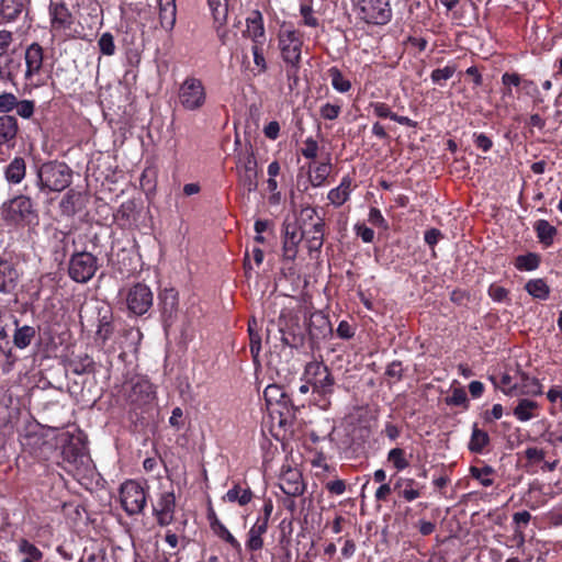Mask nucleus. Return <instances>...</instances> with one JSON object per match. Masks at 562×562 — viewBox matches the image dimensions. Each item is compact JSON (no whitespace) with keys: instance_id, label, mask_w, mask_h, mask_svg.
Masks as SVG:
<instances>
[{"instance_id":"obj_60","label":"nucleus","mask_w":562,"mask_h":562,"mask_svg":"<svg viewBox=\"0 0 562 562\" xmlns=\"http://www.w3.org/2000/svg\"><path fill=\"white\" fill-rule=\"evenodd\" d=\"M368 221L376 227H381L384 229L387 228V223L385 218L383 217L381 211L376 207L370 209Z\"/></svg>"},{"instance_id":"obj_15","label":"nucleus","mask_w":562,"mask_h":562,"mask_svg":"<svg viewBox=\"0 0 562 562\" xmlns=\"http://www.w3.org/2000/svg\"><path fill=\"white\" fill-rule=\"evenodd\" d=\"M306 330L312 344L318 342L331 333L330 322L322 312L311 314Z\"/></svg>"},{"instance_id":"obj_45","label":"nucleus","mask_w":562,"mask_h":562,"mask_svg":"<svg viewBox=\"0 0 562 562\" xmlns=\"http://www.w3.org/2000/svg\"><path fill=\"white\" fill-rule=\"evenodd\" d=\"M113 334V325L106 315L99 318V325L95 333L97 339H100L103 344L110 339Z\"/></svg>"},{"instance_id":"obj_30","label":"nucleus","mask_w":562,"mask_h":562,"mask_svg":"<svg viewBox=\"0 0 562 562\" xmlns=\"http://www.w3.org/2000/svg\"><path fill=\"white\" fill-rule=\"evenodd\" d=\"M15 329L13 334V345L19 349L27 348L36 336V329L33 326H19L18 319L14 321Z\"/></svg>"},{"instance_id":"obj_48","label":"nucleus","mask_w":562,"mask_h":562,"mask_svg":"<svg viewBox=\"0 0 562 562\" xmlns=\"http://www.w3.org/2000/svg\"><path fill=\"white\" fill-rule=\"evenodd\" d=\"M317 212L314 207L306 206L301 210L297 227L303 231L304 227L312 226L317 221Z\"/></svg>"},{"instance_id":"obj_42","label":"nucleus","mask_w":562,"mask_h":562,"mask_svg":"<svg viewBox=\"0 0 562 562\" xmlns=\"http://www.w3.org/2000/svg\"><path fill=\"white\" fill-rule=\"evenodd\" d=\"M550 288L542 279H536L529 281V295H532L539 300H546L549 297Z\"/></svg>"},{"instance_id":"obj_14","label":"nucleus","mask_w":562,"mask_h":562,"mask_svg":"<svg viewBox=\"0 0 562 562\" xmlns=\"http://www.w3.org/2000/svg\"><path fill=\"white\" fill-rule=\"evenodd\" d=\"M304 239V233L296 223L283 224V258L293 261L297 255V246Z\"/></svg>"},{"instance_id":"obj_18","label":"nucleus","mask_w":562,"mask_h":562,"mask_svg":"<svg viewBox=\"0 0 562 562\" xmlns=\"http://www.w3.org/2000/svg\"><path fill=\"white\" fill-rule=\"evenodd\" d=\"M159 305L164 321L171 324L178 312V292L172 288L164 289L159 294Z\"/></svg>"},{"instance_id":"obj_41","label":"nucleus","mask_w":562,"mask_h":562,"mask_svg":"<svg viewBox=\"0 0 562 562\" xmlns=\"http://www.w3.org/2000/svg\"><path fill=\"white\" fill-rule=\"evenodd\" d=\"M503 85L505 86L504 95L514 97L515 92L519 91V86L521 82V78L519 75L513 72H505L502 77Z\"/></svg>"},{"instance_id":"obj_1","label":"nucleus","mask_w":562,"mask_h":562,"mask_svg":"<svg viewBox=\"0 0 562 562\" xmlns=\"http://www.w3.org/2000/svg\"><path fill=\"white\" fill-rule=\"evenodd\" d=\"M0 216L5 224L13 226H31L38 223V213L32 199L23 194L4 202L0 207Z\"/></svg>"},{"instance_id":"obj_23","label":"nucleus","mask_w":562,"mask_h":562,"mask_svg":"<svg viewBox=\"0 0 562 562\" xmlns=\"http://www.w3.org/2000/svg\"><path fill=\"white\" fill-rule=\"evenodd\" d=\"M30 2L31 0H1L0 14L5 21L13 22L27 9Z\"/></svg>"},{"instance_id":"obj_17","label":"nucleus","mask_w":562,"mask_h":562,"mask_svg":"<svg viewBox=\"0 0 562 562\" xmlns=\"http://www.w3.org/2000/svg\"><path fill=\"white\" fill-rule=\"evenodd\" d=\"M244 35L248 36L254 44H265L266 33L263 26V18L260 11L254 10L247 16Z\"/></svg>"},{"instance_id":"obj_13","label":"nucleus","mask_w":562,"mask_h":562,"mask_svg":"<svg viewBox=\"0 0 562 562\" xmlns=\"http://www.w3.org/2000/svg\"><path fill=\"white\" fill-rule=\"evenodd\" d=\"M153 512L159 526H169L175 519L176 512L173 491L161 493L157 503L153 506Z\"/></svg>"},{"instance_id":"obj_57","label":"nucleus","mask_w":562,"mask_h":562,"mask_svg":"<svg viewBox=\"0 0 562 562\" xmlns=\"http://www.w3.org/2000/svg\"><path fill=\"white\" fill-rule=\"evenodd\" d=\"M415 481L413 479H408L406 480V486L400 491V496L407 502H412L420 496L419 491L413 487Z\"/></svg>"},{"instance_id":"obj_9","label":"nucleus","mask_w":562,"mask_h":562,"mask_svg":"<svg viewBox=\"0 0 562 562\" xmlns=\"http://www.w3.org/2000/svg\"><path fill=\"white\" fill-rule=\"evenodd\" d=\"M359 10L360 18L371 24H386L392 16L389 0H361Z\"/></svg>"},{"instance_id":"obj_4","label":"nucleus","mask_w":562,"mask_h":562,"mask_svg":"<svg viewBox=\"0 0 562 562\" xmlns=\"http://www.w3.org/2000/svg\"><path fill=\"white\" fill-rule=\"evenodd\" d=\"M178 99L181 106L188 111L201 109L206 101L203 82L195 77H187L179 87Z\"/></svg>"},{"instance_id":"obj_63","label":"nucleus","mask_w":562,"mask_h":562,"mask_svg":"<svg viewBox=\"0 0 562 562\" xmlns=\"http://www.w3.org/2000/svg\"><path fill=\"white\" fill-rule=\"evenodd\" d=\"M507 294H508V291L505 288H503L496 283L491 284L488 288V295L496 302L505 301L507 297Z\"/></svg>"},{"instance_id":"obj_19","label":"nucleus","mask_w":562,"mask_h":562,"mask_svg":"<svg viewBox=\"0 0 562 562\" xmlns=\"http://www.w3.org/2000/svg\"><path fill=\"white\" fill-rule=\"evenodd\" d=\"M324 227L325 223L322 217H317V221L310 227L303 226L304 239L310 252L321 250L324 243Z\"/></svg>"},{"instance_id":"obj_54","label":"nucleus","mask_w":562,"mask_h":562,"mask_svg":"<svg viewBox=\"0 0 562 562\" xmlns=\"http://www.w3.org/2000/svg\"><path fill=\"white\" fill-rule=\"evenodd\" d=\"M218 538L231 544L236 551L241 550L239 541L229 532V530L223 525L218 530L214 532Z\"/></svg>"},{"instance_id":"obj_33","label":"nucleus","mask_w":562,"mask_h":562,"mask_svg":"<svg viewBox=\"0 0 562 562\" xmlns=\"http://www.w3.org/2000/svg\"><path fill=\"white\" fill-rule=\"evenodd\" d=\"M81 199V192L76 191L74 189L68 190L59 202V209L61 214L65 216L75 215L79 209Z\"/></svg>"},{"instance_id":"obj_62","label":"nucleus","mask_w":562,"mask_h":562,"mask_svg":"<svg viewBox=\"0 0 562 562\" xmlns=\"http://www.w3.org/2000/svg\"><path fill=\"white\" fill-rule=\"evenodd\" d=\"M355 232L357 236H359L363 243H372L374 239V232L372 228L366 226L364 224H356Z\"/></svg>"},{"instance_id":"obj_47","label":"nucleus","mask_w":562,"mask_h":562,"mask_svg":"<svg viewBox=\"0 0 562 562\" xmlns=\"http://www.w3.org/2000/svg\"><path fill=\"white\" fill-rule=\"evenodd\" d=\"M471 475L476 479L483 486H490L493 484V480L491 475L493 473V469L491 467L484 468H471Z\"/></svg>"},{"instance_id":"obj_37","label":"nucleus","mask_w":562,"mask_h":562,"mask_svg":"<svg viewBox=\"0 0 562 562\" xmlns=\"http://www.w3.org/2000/svg\"><path fill=\"white\" fill-rule=\"evenodd\" d=\"M252 498V492L249 487L241 488L239 484H235L232 488H229L224 499L229 503H238L240 506L247 505Z\"/></svg>"},{"instance_id":"obj_24","label":"nucleus","mask_w":562,"mask_h":562,"mask_svg":"<svg viewBox=\"0 0 562 562\" xmlns=\"http://www.w3.org/2000/svg\"><path fill=\"white\" fill-rule=\"evenodd\" d=\"M50 21L54 30H67L72 24V15L64 3H58L50 8Z\"/></svg>"},{"instance_id":"obj_40","label":"nucleus","mask_w":562,"mask_h":562,"mask_svg":"<svg viewBox=\"0 0 562 562\" xmlns=\"http://www.w3.org/2000/svg\"><path fill=\"white\" fill-rule=\"evenodd\" d=\"M329 77L331 79V86L335 90H337L338 92H347L350 90L351 88V83L348 79H346L344 77V75L341 74V71L336 68V67H331L329 70Z\"/></svg>"},{"instance_id":"obj_58","label":"nucleus","mask_w":562,"mask_h":562,"mask_svg":"<svg viewBox=\"0 0 562 562\" xmlns=\"http://www.w3.org/2000/svg\"><path fill=\"white\" fill-rule=\"evenodd\" d=\"M318 145L315 139L308 137L304 142V147L301 149L302 155L307 159H314L317 156Z\"/></svg>"},{"instance_id":"obj_22","label":"nucleus","mask_w":562,"mask_h":562,"mask_svg":"<svg viewBox=\"0 0 562 562\" xmlns=\"http://www.w3.org/2000/svg\"><path fill=\"white\" fill-rule=\"evenodd\" d=\"M154 397L153 385L147 380H137L132 384L128 400L131 403L142 405L148 403Z\"/></svg>"},{"instance_id":"obj_61","label":"nucleus","mask_w":562,"mask_h":562,"mask_svg":"<svg viewBox=\"0 0 562 562\" xmlns=\"http://www.w3.org/2000/svg\"><path fill=\"white\" fill-rule=\"evenodd\" d=\"M473 142L475 146L482 149L484 153L488 151L493 146L492 139L483 133H474Z\"/></svg>"},{"instance_id":"obj_28","label":"nucleus","mask_w":562,"mask_h":562,"mask_svg":"<svg viewBox=\"0 0 562 562\" xmlns=\"http://www.w3.org/2000/svg\"><path fill=\"white\" fill-rule=\"evenodd\" d=\"M19 131V125L15 116L2 115L0 116V147L2 145L14 142Z\"/></svg>"},{"instance_id":"obj_38","label":"nucleus","mask_w":562,"mask_h":562,"mask_svg":"<svg viewBox=\"0 0 562 562\" xmlns=\"http://www.w3.org/2000/svg\"><path fill=\"white\" fill-rule=\"evenodd\" d=\"M69 368L72 373L82 375L93 371L94 362L88 355L78 356L69 361Z\"/></svg>"},{"instance_id":"obj_59","label":"nucleus","mask_w":562,"mask_h":562,"mask_svg":"<svg viewBox=\"0 0 562 562\" xmlns=\"http://www.w3.org/2000/svg\"><path fill=\"white\" fill-rule=\"evenodd\" d=\"M403 368H402V362L401 361H393L391 362L386 370H385V375L389 376L390 379H394V381H401L403 379Z\"/></svg>"},{"instance_id":"obj_5","label":"nucleus","mask_w":562,"mask_h":562,"mask_svg":"<svg viewBox=\"0 0 562 562\" xmlns=\"http://www.w3.org/2000/svg\"><path fill=\"white\" fill-rule=\"evenodd\" d=\"M305 376L318 395L326 396L334 392L335 379L328 367L322 362L312 361L305 367Z\"/></svg>"},{"instance_id":"obj_25","label":"nucleus","mask_w":562,"mask_h":562,"mask_svg":"<svg viewBox=\"0 0 562 562\" xmlns=\"http://www.w3.org/2000/svg\"><path fill=\"white\" fill-rule=\"evenodd\" d=\"M176 0H159V22L164 30L170 32L176 24Z\"/></svg>"},{"instance_id":"obj_29","label":"nucleus","mask_w":562,"mask_h":562,"mask_svg":"<svg viewBox=\"0 0 562 562\" xmlns=\"http://www.w3.org/2000/svg\"><path fill=\"white\" fill-rule=\"evenodd\" d=\"M20 68V58H16L11 54H0V80L12 81Z\"/></svg>"},{"instance_id":"obj_64","label":"nucleus","mask_w":562,"mask_h":562,"mask_svg":"<svg viewBox=\"0 0 562 562\" xmlns=\"http://www.w3.org/2000/svg\"><path fill=\"white\" fill-rule=\"evenodd\" d=\"M371 106L373 108V112L378 117H389L392 120V116H394V112L391 111V108L386 103L375 102L372 103Z\"/></svg>"},{"instance_id":"obj_56","label":"nucleus","mask_w":562,"mask_h":562,"mask_svg":"<svg viewBox=\"0 0 562 562\" xmlns=\"http://www.w3.org/2000/svg\"><path fill=\"white\" fill-rule=\"evenodd\" d=\"M341 111L340 105L333 103H325L322 105L319 113L321 116L325 120H335L339 116Z\"/></svg>"},{"instance_id":"obj_10","label":"nucleus","mask_w":562,"mask_h":562,"mask_svg":"<svg viewBox=\"0 0 562 562\" xmlns=\"http://www.w3.org/2000/svg\"><path fill=\"white\" fill-rule=\"evenodd\" d=\"M279 330L283 345L295 349L304 345L305 336L300 326L299 317L291 313L281 314L279 318Z\"/></svg>"},{"instance_id":"obj_55","label":"nucleus","mask_w":562,"mask_h":562,"mask_svg":"<svg viewBox=\"0 0 562 562\" xmlns=\"http://www.w3.org/2000/svg\"><path fill=\"white\" fill-rule=\"evenodd\" d=\"M263 44H252L251 52L254 56V63L259 68V72L267 70V63L262 52Z\"/></svg>"},{"instance_id":"obj_43","label":"nucleus","mask_w":562,"mask_h":562,"mask_svg":"<svg viewBox=\"0 0 562 562\" xmlns=\"http://www.w3.org/2000/svg\"><path fill=\"white\" fill-rule=\"evenodd\" d=\"M330 172V164L322 162L315 169L314 173L310 176V181L313 187H321L326 181Z\"/></svg>"},{"instance_id":"obj_12","label":"nucleus","mask_w":562,"mask_h":562,"mask_svg":"<svg viewBox=\"0 0 562 562\" xmlns=\"http://www.w3.org/2000/svg\"><path fill=\"white\" fill-rule=\"evenodd\" d=\"M22 271L12 259H0V293L14 294L19 288Z\"/></svg>"},{"instance_id":"obj_3","label":"nucleus","mask_w":562,"mask_h":562,"mask_svg":"<svg viewBox=\"0 0 562 562\" xmlns=\"http://www.w3.org/2000/svg\"><path fill=\"white\" fill-rule=\"evenodd\" d=\"M278 46L282 60L286 64L289 77H296L301 67L303 40L299 31L282 29L278 35Z\"/></svg>"},{"instance_id":"obj_26","label":"nucleus","mask_w":562,"mask_h":562,"mask_svg":"<svg viewBox=\"0 0 562 562\" xmlns=\"http://www.w3.org/2000/svg\"><path fill=\"white\" fill-rule=\"evenodd\" d=\"M263 397L268 406L279 405L281 408L288 409L291 404V398L278 384H269L263 391Z\"/></svg>"},{"instance_id":"obj_20","label":"nucleus","mask_w":562,"mask_h":562,"mask_svg":"<svg viewBox=\"0 0 562 562\" xmlns=\"http://www.w3.org/2000/svg\"><path fill=\"white\" fill-rule=\"evenodd\" d=\"M15 554L19 562H42L44 559V552L26 538H20L16 540Z\"/></svg>"},{"instance_id":"obj_8","label":"nucleus","mask_w":562,"mask_h":562,"mask_svg":"<svg viewBox=\"0 0 562 562\" xmlns=\"http://www.w3.org/2000/svg\"><path fill=\"white\" fill-rule=\"evenodd\" d=\"M121 504L127 515L140 514L146 505V493L142 485L135 481H126L120 490Z\"/></svg>"},{"instance_id":"obj_7","label":"nucleus","mask_w":562,"mask_h":562,"mask_svg":"<svg viewBox=\"0 0 562 562\" xmlns=\"http://www.w3.org/2000/svg\"><path fill=\"white\" fill-rule=\"evenodd\" d=\"M238 183L247 191L254 192L258 188L257 160L252 150L239 153L236 160Z\"/></svg>"},{"instance_id":"obj_49","label":"nucleus","mask_w":562,"mask_h":562,"mask_svg":"<svg viewBox=\"0 0 562 562\" xmlns=\"http://www.w3.org/2000/svg\"><path fill=\"white\" fill-rule=\"evenodd\" d=\"M254 325H256V321L249 323L248 325V331H249V339H250V352L252 358L256 360L260 353L261 350V338L258 331L254 329Z\"/></svg>"},{"instance_id":"obj_11","label":"nucleus","mask_w":562,"mask_h":562,"mask_svg":"<svg viewBox=\"0 0 562 562\" xmlns=\"http://www.w3.org/2000/svg\"><path fill=\"white\" fill-rule=\"evenodd\" d=\"M153 300L154 296L150 288L144 283H136L127 292V308L134 315H144L151 307Z\"/></svg>"},{"instance_id":"obj_53","label":"nucleus","mask_w":562,"mask_h":562,"mask_svg":"<svg viewBox=\"0 0 562 562\" xmlns=\"http://www.w3.org/2000/svg\"><path fill=\"white\" fill-rule=\"evenodd\" d=\"M14 109L22 119H30L34 114L35 103L32 100H18V105Z\"/></svg>"},{"instance_id":"obj_21","label":"nucleus","mask_w":562,"mask_h":562,"mask_svg":"<svg viewBox=\"0 0 562 562\" xmlns=\"http://www.w3.org/2000/svg\"><path fill=\"white\" fill-rule=\"evenodd\" d=\"M25 78L30 79L37 75L43 66V48L40 44H31L25 52Z\"/></svg>"},{"instance_id":"obj_46","label":"nucleus","mask_w":562,"mask_h":562,"mask_svg":"<svg viewBox=\"0 0 562 562\" xmlns=\"http://www.w3.org/2000/svg\"><path fill=\"white\" fill-rule=\"evenodd\" d=\"M456 71L457 68L454 65H447L443 68H437L432 70L430 78L432 82L441 85L442 82L449 80Z\"/></svg>"},{"instance_id":"obj_31","label":"nucleus","mask_w":562,"mask_h":562,"mask_svg":"<svg viewBox=\"0 0 562 562\" xmlns=\"http://www.w3.org/2000/svg\"><path fill=\"white\" fill-rule=\"evenodd\" d=\"M351 183L352 180L350 177H344L340 184L328 192L327 198L333 205L336 207L341 206L349 199L351 192Z\"/></svg>"},{"instance_id":"obj_27","label":"nucleus","mask_w":562,"mask_h":562,"mask_svg":"<svg viewBox=\"0 0 562 562\" xmlns=\"http://www.w3.org/2000/svg\"><path fill=\"white\" fill-rule=\"evenodd\" d=\"M267 529V518H258L248 531L246 546L250 551H258L263 547L262 535L266 533Z\"/></svg>"},{"instance_id":"obj_36","label":"nucleus","mask_w":562,"mask_h":562,"mask_svg":"<svg viewBox=\"0 0 562 562\" xmlns=\"http://www.w3.org/2000/svg\"><path fill=\"white\" fill-rule=\"evenodd\" d=\"M533 228L536 231L539 241L549 247L553 243V238L557 235V228L546 220H539L535 223Z\"/></svg>"},{"instance_id":"obj_35","label":"nucleus","mask_w":562,"mask_h":562,"mask_svg":"<svg viewBox=\"0 0 562 562\" xmlns=\"http://www.w3.org/2000/svg\"><path fill=\"white\" fill-rule=\"evenodd\" d=\"M490 445V436L487 431L479 428L477 424L474 423L472 426V434L468 445L471 452L482 453L484 449Z\"/></svg>"},{"instance_id":"obj_52","label":"nucleus","mask_w":562,"mask_h":562,"mask_svg":"<svg viewBox=\"0 0 562 562\" xmlns=\"http://www.w3.org/2000/svg\"><path fill=\"white\" fill-rule=\"evenodd\" d=\"M18 105V98L11 92L0 94V113H9Z\"/></svg>"},{"instance_id":"obj_16","label":"nucleus","mask_w":562,"mask_h":562,"mask_svg":"<svg viewBox=\"0 0 562 562\" xmlns=\"http://www.w3.org/2000/svg\"><path fill=\"white\" fill-rule=\"evenodd\" d=\"M280 479V488L289 496H300L304 493L305 485L302 480V474L296 469L283 470Z\"/></svg>"},{"instance_id":"obj_51","label":"nucleus","mask_w":562,"mask_h":562,"mask_svg":"<svg viewBox=\"0 0 562 562\" xmlns=\"http://www.w3.org/2000/svg\"><path fill=\"white\" fill-rule=\"evenodd\" d=\"M468 397L462 387H454L450 396L446 397L447 405L464 406L467 407Z\"/></svg>"},{"instance_id":"obj_32","label":"nucleus","mask_w":562,"mask_h":562,"mask_svg":"<svg viewBox=\"0 0 562 562\" xmlns=\"http://www.w3.org/2000/svg\"><path fill=\"white\" fill-rule=\"evenodd\" d=\"M557 465V460L546 459V451L543 449L529 447V469L535 468L542 471H552Z\"/></svg>"},{"instance_id":"obj_44","label":"nucleus","mask_w":562,"mask_h":562,"mask_svg":"<svg viewBox=\"0 0 562 562\" xmlns=\"http://www.w3.org/2000/svg\"><path fill=\"white\" fill-rule=\"evenodd\" d=\"M387 461H390L397 471H402L409 465L405 458V451L401 448L391 449L387 454Z\"/></svg>"},{"instance_id":"obj_2","label":"nucleus","mask_w":562,"mask_h":562,"mask_svg":"<svg viewBox=\"0 0 562 562\" xmlns=\"http://www.w3.org/2000/svg\"><path fill=\"white\" fill-rule=\"evenodd\" d=\"M37 186L41 191L61 192L67 189L72 181L71 168L61 161L53 160L44 162L37 170Z\"/></svg>"},{"instance_id":"obj_39","label":"nucleus","mask_w":562,"mask_h":562,"mask_svg":"<svg viewBox=\"0 0 562 562\" xmlns=\"http://www.w3.org/2000/svg\"><path fill=\"white\" fill-rule=\"evenodd\" d=\"M214 22L221 27L226 23L228 5L227 0H207Z\"/></svg>"},{"instance_id":"obj_50","label":"nucleus","mask_w":562,"mask_h":562,"mask_svg":"<svg viewBox=\"0 0 562 562\" xmlns=\"http://www.w3.org/2000/svg\"><path fill=\"white\" fill-rule=\"evenodd\" d=\"M98 46L103 55L112 56L115 53L114 37L111 33H103L99 41Z\"/></svg>"},{"instance_id":"obj_34","label":"nucleus","mask_w":562,"mask_h":562,"mask_svg":"<svg viewBox=\"0 0 562 562\" xmlns=\"http://www.w3.org/2000/svg\"><path fill=\"white\" fill-rule=\"evenodd\" d=\"M26 173V164L22 157L13 158L5 167V179L13 184L20 183Z\"/></svg>"},{"instance_id":"obj_6","label":"nucleus","mask_w":562,"mask_h":562,"mask_svg":"<svg viewBox=\"0 0 562 562\" xmlns=\"http://www.w3.org/2000/svg\"><path fill=\"white\" fill-rule=\"evenodd\" d=\"M98 270V259L91 252L80 251L70 257L69 277L78 283H87Z\"/></svg>"}]
</instances>
